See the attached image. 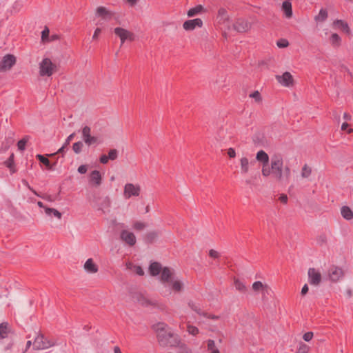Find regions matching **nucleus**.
Instances as JSON below:
<instances>
[{
    "mask_svg": "<svg viewBox=\"0 0 353 353\" xmlns=\"http://www.w3.org/2000/svg\"><path fill=\"white\" fill-rule=\"evenodd\" d=\"M308 292V286L307 284H305L301 290V294L303 296L305 295Z\"/></svg>",
    "mask_w": 353,
    "mask_h": 353,
    "instance_id": "nucleus-63",
    "label": "nucleus"
},
{
    "mask_svg": "<svg viewBox=\"0 0 353 353\" xmlns=\"http://www.w3.org/2000/svg\"><path fill=\"white\" fill-rule=\"evenodd\" d=\"M103 203H104V205H103L104 208H110V207L111 201H110V198L105 197L103 200Z\"/></svg>",
    "mask_w": 353,
    "mask_h": 353,
    "instance_id": "nucleus-62",
    "label": "nucleus"
},
{
    "mask_svg": "<svg viewBox=\"0 0 353 353\" xmlns=\"http://www.w3.org/2000/svg\"><path fill=\"white\" fill-rule=\"evenodd\" d=\"M45 212L48 216L53 214L58 219H61L62 216L61 213L54 208H45Z\"/></svg>",
    "mask_w": 353,
    "mask_h": 353,
    "instance_id": "nucleus-32",
    "label": "nucleus"
},
{
    "mask_svg": "<svg viewBox=\"0 0 353 353\" xmlns=\"http://www.w3.org/2000/svg\"><path fill=\"white\" fill-rule=\"evenodd\" d=\"M268 289V285L266 284H263L261 281H255L252 284V290L254 292H259L262 290H267Z\"/></svg>",
    "mask_w": 353,
    "mask_h": 353,
    "instance_id": "nucleus-30",
    "label": "nucleus"
},
{
    "mask_svg": "<svg viewBox=\"0 0 353 353\" xmlns=\"http://www.w3.org/2000/svg\"><path fill=\"white\" fill-rule=\"evenodd\" d=\"M168 327L164 323H159L154 325L159 343L163 347L174 346L179 342L178 336L168 330Z\"/></svg>",
    "mask_w": 353,
    "mask_h": 353,
    "instance_id": "nucleus-2",
    "label": "nucleus"
},
{
    "mask_svg": "<svg viewBox=\"0 0 353 353\" xmlns=\"http://www.w3.org/2000/svg\"><path fill=\"white\" fill-rule=\"evenodd\" d=\"M312 174V168L307 164H305L301 169V176L303 178H308Z\"/></svg>",
    "mask_w": 353,
    "mask_h": 353,
    "instance_id": "nucleus-36",
    "label": "nucleus"
},
{
    "mask_svg": "<svg viewBox=\"0 0 353 353\" xmlns=\"http://www.w3.org/2000/svg\"><path fill=\"white\" fill-rule=\"evenodd\" d=\"M277 81L285 87H290L294 84V79L289 72H285L282 75H276Z\"/></svg>",
    "mask_w": 353,
    "mask_h": 353,
    "instance_id": "nucleus-12",
    "label": "nucleus"
},
{
    "mask_svg": "<svg viewBox=\"0 0 353 353\" xmlns=\"http://www.w3.org/2000/svg\"><path fill=\"white\" fill-rule=\"evenodd\" d=\"M234 284L236 290L240 292L241 293H245L247 292V287L241 281L235 279Z\"/></svg>",
    "mask_w": 353,
    "mask_h": 353,
    "instance_id": "nucleus-29",
    "label": "nucleus"
},
{
    "mask_svg": "<svg viewBox=\"0 0 353 353\" xmlns=\"http://www.w3.org/2000/svg\"><path fill=\"white\" fill-rule=\"evenodd\" d=\"M342 216L346 220H350L353 218V212L347 206H343L341 210Z\"/></svg>",
    "mask_w": 353,
    "mask_h": 353,
    "instance_id": "nucleus-27",
    "label": "nucleus"
},
{
    "mask_svg": "<svg viewBox=\"0 0 353 353\" xmlns=\"http://www.w3.org/2000/svg\"><path fill=\"white\" fill-rule=\"evenodd\" d=\"M252 24L245 18H238L233 23V28L240 33L247 32L251 30Z\"/></svg>",
    "mask_w": 353,
    "mask_h": 353,
    "instance_id": "nucleus-5",
    "label": "nucleus"
},
{
    "mask_svg": "<svg viewBox=\"0 0 353 353\" xmlns=\"http://www.w3.org/2000/svg\"><path fill=\"white\" fill-rule=\"evenodd\" d=\"M310 347L307 345L301 343L296 353H308Z\"/></svg>",
    "mask_w": 353,
    "mask_h": 353,
    "instance_id": "nucleus-45",
    "label": "nucleus"
},
{
    "mask_svg": "<svg viewBox=\"0 0 353 353\" xmlns=\"http://www.w3.org/2000/svg\"><path fill=\"white\" fill-rule=\"evenodd\" d=\"M55 65L49 58H44L39 63V74L41 77H50L55 70Z\"/></svg>",
    "mask_w": 353,
    "mask_h": 353,
    "instance_id": "nucleus-4",
    "label": "nucleus"
},
{
    "mask_svg": "<svg viewBox=\"0 0 353 353\" xmlns=\"http://www.w3.org/2000/svg\"><path fill=\"white\" fill-rule=\"evenodd\" d=\"M216 20L219 24L230 29V18L225 8H221L219 9Z\"/></svg>",
    "mask_w": 353,
    "mask_h": 353,
    "instance_id": "nucleus-11",
    "label": "nucleus"
},
{
    "mask_svg": "<svg viewBox=\"0 0 353 353\" xmlns=\"http://www.w3.org/2000/svg\"><path fill=\"white\" fill-rule=\"evenodd\" d=\"M269 172L267 174H262L268 177L271 174L274 179L281 184H286L289 182L291 176V170L288 166L283 168V159L279 154L272 156L270 166L267 167Z\"/></svg>",
    "mask_w": 353,
    "mask_h": 353,
    "instance_id": "nucleus-1",
    "label": "nucleus"
},
{
    "mask_svg": "<svg viewBox=\"0 0 353 353\" xmlns=\"http://www.w3.org/2000/svg\"><path fill=\"white\" fill-rule=\"evenodd\" d=\"M249 97L250 98H252L254 99V101L257 103H260L262 101V98L261 96V94L258 90L254 91V92L251 93Z\"/></svg>",
    "mask_w": 353,
    "mask_h": 353,
    "instance_id": "nucleus-42",
    "label": "nucleus"
},
{
    "mask_svg": "<svg viewBox=\"0 0 353 353\" xmlns=\"http://www.w3.org/2000/svg\"><path fill=\"white\" fill-rule=\"evenodd\" d=\"M145 227L146 224L141 221H135L133 224V228L138 231L143 230Z\"/></svg>",
    "mask_w": 353,
    "mask_h": 353,
    "instance_id": "nucleus-44",
    "label": "nucleus"
},
{
    "mask_svg": "<svg viewBox=\"0 0 353 353\" xmlns=\"http://www.w3.org/2000/svg\"><path fill=\"white\" fill-rule=\"evenodd\" d=\"M90 132H91V129L89 126L86 125L84 128H83L82 137H83V139L84 141H85L86 139L89 138V137L91 136Z\"/></svg>",
    "mask_w": 353,
    "mask_h": 353,
    "instance_id": "nucleus-40",
    "label": "nucleus"
},
{
    "mask_svg": "<svg viewBox=\"0 0 353 353\" xmlns=\"http://www.w3.org/2000/svg\"><path fill=\"white\" fill-rule=\"evenodd\" d=\"M206 318L213 319V320H218L219 319V316L214 315V314H209L207 313V316H204Z\"/></svg>",
    "mask_w": 353,
    "mask_h": 353,
    "instance_id": "nucleus-64",
    "label": "nucleus"
},
{
    "mask_svg": "<svg viewBox=\"0 0 353 353\" xmlns=\"http://www.w3.org/2000/svg\"><path fill=\"white\" fill-rule=\"evenodd\" d=\"M121 239L128 244L129 246H133L136 243L135 235L132 232L126 230H123L120 234Z\"/></svg>",
    "mask_w": 353,
    "mask_h": 353,
    "instance_id": "nucleus-13",
    "label": "nucleus"
},
{
    "mask_svg": "<svg viewBox=\"0 0 353 353\" xmlns=\"http://www.w3.org/2000/svg\"><path fill=\"white\" fill-rule=\"evenodd\" d=\"M344 276V271L341 268L332 265L328 270V277L332 282H337Z\"/></svg>",
    "mask_w": 353,
    "mask_h": 353,
    "instance_id": "nucleus-9",
    "label": "nucleus"
},
{
    "mask_svg": "<svg viewBox=\"0 0 353 353\" xmlns=\"http://www.w3.org/2000/svg\"><path fill=\"white\" fill-rule=\"evenodd\" d=\"M84 269L87 272L91 274L97 273L99 270L97 265L94 263L93 259L91 258L88 259L85 261L84 264Z\"/></svg>",
    "mask_w": 353,
    "mask_h": 353,
    "instance_id": "nucleus-19",
    "label": "nucleus"
},
{
    "mask_svg": "<svg viewBox=\"0 0 353 353\" xmlns=\"http://www.w3.org/2000/svg\"><path fill=\"white\" fill-rule=\"evenodd\" d=\"M253 163L254 161L250 163L247 157H242L240 159L241 173L247 174L249 171V165L252 164Z\"/></svg>",
    "mask_w": 353,
    "mask_h": 353,
    "instance_id": "nucleus-25",
    "label": "nucleus"
},
{
    "mask_svg": "<svg viewBox=\"0 0 353 353\" xmlns=\"http://www.w3.org/2000/svg\"><path fill=\"white\" fill-rule=\"evenodd\" d=\"M87 145H90L92 144L98 143V139L96 137L90 136L89 138L86 139L84 141Z\"/></svg>",
    "mask_w": 353,
    "mask_h": 353,
    "instance_id": "nucleus-48",
    "label": "nucleus"
},
{
    "mask_svg": "<svg viewBox=\"0 0 353 353\" xmlns=\"http://www.w3.org/2000/svg\"><path fill=\"white\" fill-rule=\"evenodd\" d=\"M89 183L94 187H99L102 183V176L99 171L93 170L89 177Z\"/></svg>",
    "mask_w": 353,
    "mask_h": 353,
    "instance_id": "nucleus-16",
    "label": "nucleus"
},
{
    "mask_svg": "<svg viewBox=\"0 0 353 353\" xmlns=\"http://www.w3.org/2000/svg\"><path fill=\"white\" fill-rule=\"evenodd\" d=\"M256 159L262 163V174H267L269 171L267 170L270 158L268 154L263 150H260L256 153Z\"/></svg>",
    "mask_w": 353,
    "mask_h": 353,
    "instance_id": "nucleus-10",
    "label": "nucleus"
},
{
    "mask_svg": "<svg viewBox=\"0 0 353 353\" xmlns=\"http://www.w3.org/2000/svg\"><path fill=\"white\" fill-rule=\"evenodd\" d=\"M158 237V232L156 231H151L144 235L143 240L146 243H152L156 241Z\"/></svg>",
    "mask_w": 353,
    "mask_h": 353,
    "instance_id": "nucleus-24",
    "label": "nucleus"
},
{
    "mask_svg": "<svg viewBox=\"0 0 353 353\" xmlns=\"http://www.w3.org/2000/svg\"><path fill=\"white\" fill-rule=\"evenodd\" d=\"M49 29L47 27L41 32V40L43 42L49 41Z\"/></svg>",
    "mask_w": 353,
    "mask_h": 353,
    "instance_id": "nucleus-43",
    "label": "nucleus"
},
{
    "mask_svg": "<svg viewBox=\"0 0 353 353\" xmlns=\"http://www.w3.org/2000/svg\"><path fill=\"white\" fill-rule=\"evenodd\" d=\"M141 193V187L139 184L126 183L124 186L123 196L125 199L132 196H138Z\"/></svg>",
    "mask_w": 353,
    "mask_h": 353,
    "instance_id": "nucleus-7",
    "label": "nucleus"
},
{
    "mask_svg": "<svg viewBox=\"0 0 353 353\" xmlns=\"http://www.w3.org/2000/svg\"><path fill=\"white\" fill-rule=\"evenodd\" d=\"M114 32L117 37L120 38L121 46L127 40L130 41H132L134 40V34L132 32H130L128 30L124 29L123 28H115L114 30Z\"/></svg>",
    "mask_w": 353,
    "mask_h": 353,
    "instance_id": "nucleus-8",
    "label": "nucleus"
},
{
    "mask_svg": "<svg viewBox=\"0 0 353 353\" xmlns=\"http://www.w3.org/2000/svg\"><path fill=\"white\" fill-rule=\"evenodd\" d=\"M74 136H75V133L74 132L72 133L71 134H70L67 137V139H66V140H65V141L64 143V145L68 146L70 144V141L72 140V139L74 137Z\"/></svg>",
    "mask_w": 353,
    "mask_h": 353,
    "instance_id": "nucleus-57",
    "label": "nucleus"
},
{
    "mask_svg": "<svg viewBox=\"0 0 353 353\" xmlns=\"http://www.w3.org/2000/svg\"><path fill=\"white\" fill-rule=\"evenodd\" d=\"M83 146V143L81 141H78L73 144L72 150L74 152V153L79 154L82 150Z\"/></svg>",
    "mask_w": 353,
    "mask_h": 353,
    "instance_id": "nucleus-38",
    "label": "nucleus"
},
{
    "mask_svg": "<svg viewBox=\"0 0 353 353\" xmlns=\"http://www.w3.org/2000/svg\"><path fill=\"white\" fill-rule=\"evenodd\" d=\"M101 32V29L100 28H97L95 29L94 34L92 36L93 39H97L99 34Z\"/></svg>",
    "mask_w": 353,
    "mask_h": 353,
    "instance_id": "nucleus-60",
    "label": "nucleus"
},
{
    "mask_svg": "<svg viewBox=\"0 0 353 353\" xmlns=\"http://www.w3.org/2000/svg\"><path fill=\"white\" fill-rule=\"evenodd\" d=\"M55 345V342L48 340L45 336L39 332L36 336L33 343V349L36 350H43Z\"/></svg>",
    "mask_w": 353,
    "mask_h": 353,
    "instance_id": "nucleus-3",
    "label": "nucleus"
},
{
    "mask_svg": "<svg viewBox=\"0 0 353 353\" xmlns=\"http://www.w3.org/2000/svg\"><path fill=\"white\" fill-rule=\"evenodd\" d=\"M4 164L7 168L10 169V173L14 174L16 172V168L14 161V154L12 153L9 158L4 162Z\"/></svg>",
    "mask_w": 353,
    "mask_h": 353,
    "instance_id": "nucleus-26",
    "label": "nucleus"
},
{
    "mask_svg": "<svg viewBox=\"0 0 353 353\" xmlns=\"http://www.w3.org/2000/svg\"><path fill=\"white\" fill-rule=\"evenodd\" d=\"M87 170H88L87 165H81L78 168V172L80 174H85V173H86Z\"/></svg>",
    "mask_w": 353,
    "mask_h": 353,
    "instance_id": "nucleus-54",
    "label": "nucleus"
},
{
    "mask_svg": "<svg viewBox=\"0 0 353 353\" xmlns=\"http://www.w3.org/2000/svg\"><path fill=\"white\" fill-rule=\"evenodd\" d=\"M161 265L158 262H153L150 265L149 271L152 276H157L162 271Z\"/></svg>",
    "mask_w": 353,
    "mask_h": 353,
    "instance_id": "nucleus-21",
    "label": "nucleus"
},
{
    "mask_svg": "<svg viewBox=\"0 0 353 353\" xmlns=\"http://www.w3.org/2000/svg\"><path fill=\"white\" fill-rule=\"evenodd\" d=\"M327 12L325 9L321 8L317 16L315 17L316 21H324L327 18Z\"/></svg>",
    "mask_w": 353,
    "mask_h": 353,
    "instance_id": "nucleus-35",
    "label": "nucleus"
},
{
    "mask_svg": "<svg viewBox=\"0 0 353 353\" xmlns=\"http://www.w3.org/2000/svg\"><path fill=\"white\" fill-rule=\"evenodd\" d=\"M317 242L319 245H323L327 243V236L325 234H321L318 236Z\"/></svg>",
    "mask_w": 353,
    "mask_h": 353,
    "instance_id": "nucleus-49",
    "label": "nucleus"
},
{
    "mask_svg": "<svg viewBox=\"0 0 353 353\" xmlns=\"http://www.w3.org/2000/svg\"><path fill=\"white\" fill-rule=\"evenodd\" d=\"M141 304H142L143 305H146V306H147V305H155L157 303H156V302H154V301L153 302V301H150V300L145 299H144L143 300V301H142Z\"/></svg>",
    "mask_w": 353,
    "mask_h": 353,
    "instance_id": "nucleus-58",
    "label": "nucleus"
},
{
    "mask_svg": "<svg viewBox=\"0 0 353 353\" xmlns=\"http://www.w3.org/2000/svg\"><path fill=\"white\" fill-rule=\"evenodd\" d=\"M204 8L201 5H197L196 6L190 8L188 11V16L189 17H194L200 13H201L203 11Z\"/></svg>",
    "mask_w": 353,
    "mask_h": 353,
    "instance_id": "nucleus-28",
    "label": "nucleus"
},
{
    "mask_svg": "<svg viewBox=\"0 0 353 353\" xmlns=\"http://www.w3.org/2000/svg\"><path fill=\"white\" fill-rule=\"evenodd\" d=\"M209 256L213 259H218L220 257V254L217 251H216L213 249H211L209 251Z\"/></svg>",
    "mask_w": 353,
    "mask_h": 353,
    "instance_id": "nucleus-52",
    "label": "nucleus"
},
{
    "mask_svg": "<svg viewBox=\"0 0 353 353\" xmlns=\"http://www.w3.org/2000/svg\"><path fill=\"white\" fill-rule=\"evenodd\" d=\"M108 157L105 154L101 155L99 159L100 162L103 164H106L108 162Z\"/></svg>",
    "mask_w": 353,
    "mask_h": 353,
    "instance_id": "nucleus-59",
    "label": "nucleus"
},
{
    "mask_svg": "<svg viewBox=\"0 0 353 353\" xmlns=\"http://www.w3.org/2000/svg\"><path fill=\"white\" fill-rule=\"evenodd\" d=\"M118 154L119 152L117 149H111L108 152V159L112 161L116 160L118 158Z\"/></svg>",
    "mask_w": 353,
    "mask_h": 353,
    "instance_id": "nucleus-39",
    "label": "nucleus"
},
{
    "mask_svg": "<svg viewBox=\"0 0 353 353\" xmlns=\"http://www.w3.org/2000/svg\"><path fill=\"white\" fill-rule=\"evenodd\" d=\"M208 343V350L210 352H213L214 350H219L216 345H215V342L214 340L212 339H209L207 341Z\"/></svg>",
    "mask_w": 353,
    "mask_h": 353,
    "instance_id": "nucleus-46",
    "label": "nucleus"
},
{
    "mask_svg": "<svg viewBox=\"0 0 353 353\" xmlns=\"http://www.w3.org/2000/svg\"><path fill=\"white\" fill-rule=\"evenodd\" d=\"M187 331L190 334H192L193 336H196V334H199V329L196 327L190 324L187 325Z\"/></svg>",
    "mask_w": 353,
    "mask_h": 353,
    "instance_id": "nucleus-41",
    "label": "nucleus"
},
{
    "mask_svg": "<svg viewBox=\"0 0 353 353\" xmlns=\"http://www.w3.org/2000/svg\"><path fill=\"white\" fill-rule=\"evenodd\" d=\"M36 158L40 161L42 163H43L48 169H52L50 161L46 157L41 154H37Z\"/></svg>",
    "mask_w": 353,
    "mask_h": 353,
    "instance_id": "nucleus-37",
    "label": "nucleus"
},
{
    "mask_svg": "<svg viewBox=\"0 0 353 353\" xmlns=\"http://www.w3.org/2000/svg\"><path fill=\"white\" fill-rule=\"evenodd\" d=\"M134 272H136L137 274H138L139 276H143L144 274V271L141 266L136 265V266H134Z\"/></svg>",
    "mask_w": 353,
    "mask_h": 353,
    "instance_id": "nucleus-53",
    "label": "nucleus"
},
{
    "mask_svg": "<svg viewBox=\"0 0 353 353\" xmlns=\"http://www.w3.org/2000/svg\"><path fill=\"white\" fill-rule=\"evenodd\" d=\"M309 282L311 285H318L321 281V274L315 268L308 270Z\"/></svg>",
    "mask_w": 353,
    "mask_h": 353,
    "instance_id": "nucleus-15",
    "label": "nucleus"
},
{
    "mask_svg": "<svg viewBox=\"0 0 353 353\" xmlns=\"http://www.w3.org/2000/svg\"><path fill=\"white\" fill-rule=\"evenodd\" d=\"M314 334H313V332H307L306 333H305L303 336V339L304 341H310L312 340V337H313Z\"/></svg>",
    "mask_w": 353,
    "mask_h": 353,
    "instance_id": "nucleus-51",
    "label": "nucleus"
},
{
    "mask_svg": "<svg viewBox=\"0 0 353 353\" xmlns=\"http://www.w3.org/2000/svg\"><path fill=\"white\" fill-rule=\"evenodd\" d=\"M170 283L172 289L174 291H175L176 292H179L183 290V284L182 283L181 281H180L179 280H175V281H171Z\"/></svg>",
    "mask_w": 353,
    "mask_h": 353,
    "instance_id": "nucleus-31",
    "label": "nucleus"
},
{
    "mask_svg": "<svg viewBox=\"0 0 353 353\" xmlns=\"http://www.w3.org/2000/svg\"><path fill=\"white\" fill-rule=\"evenodd\" d=\"M333 26L337 28H340L343 30L346 33L349 34L350 32V29L348 26V24L343 21V20L337 19L334 21Z\"/></svg>",
    "mask_w": 353,
    "mask_h": 353,
    "instance_id": "nucleus-22",
    "label": "nucleus"
},
{
    "mask_svg": "<svg viewBox=\"0 0 353 353\" xmlns=\"http://www.w3.org/2000/svg\"><path fill=\"white\" fill-rule=\"evenodd\" d=\"M203 26V21L201 19L196 18L185 21L183 24V28L186 31H191L196 28H201Z\"/></svg>",
    "mask_w": 353,
    "mask_h": 353,
    "instance_id": "nucleus-14",
    "label": "nucleus"
},
{
    "mask_svg": "<svg viewBox=\"0 0 353 353\" xmlns=\"http://www.w3.org/2000/svg\"><path fill=\"white\" fill-rule=\"evenodd\" d=\"M26 143H27V140H26L25 139H22L20 141H19L17 143V146H18L19 150H20L21 151L24 150L26 148Z\"/></svg>",
    "mask_w": 353,
    "mask_h": 353,
    "instance_id": "nucleus-50",
    "label": "nucleus"
},
{
    "mask_svg": "<svg viewBox=\"0 0 353 353\" xmlns=\"http://www.w3.org/2000/svg\"><path fill=\"white\" fill-rule=\"evenodd\" d=\"M282 10L284 12L287 18H291L292 16V3L290 1H285L282 4Z\"/></svg>",
    "mask_w": 353,
    "mask_h": 353,
    "instance_id": "nucleus-23",
    "label": "nucleus"
},
{
    "mask_svg": "<svg viewBox=\"0 0 353 353\" xmlns=\"http://www.w3.org/2000/svg\"><path fill=\"white\" fill-rule=\"evenodd\" d=\"M17 59L13 54H8L0 61V72L10 70L16 63Z\"/></svg>",
    "mask_w": 353,
    "mask_h": 353,
    "instance_id": "nucleus-6",
    "label": "nucleus"
},
{
    "mask_svg": "<svg viewBox=\"0 0 353 353\" xmlns=\"http://www.w3.org/2000/svg\"><path fill=\"white\" fill-rule=\"evenodd\" d=\"M174 274L173 270L170 268L165 267L162 269L161 274V281L163 283H170L171 281V279Z\"/></svg>",
    "mask_w": 353,
    "mask_h": 353,
    "instance_id": "nucleus-18",
    "label": "nucleus"
},
{
    "mask_svg": "<svg viewBox=\"0 0 353 353\" xmlns=\"http://www.w3.org/2000/svg\"><path fill=\"white\" fill-rule=\"evenodd\" d=\"M11 332V328L7 322L0 323V339H6Z\"/></svg>",
    "mask_w": 353,
    "mask_h": 353,
    "instance_id": "nucleus-20",
    "label": "nucleus"
},
{
    "mask_svg": "<svg viewBox=\"0 0 353 353\" xmlns=\"http://www.w3.org/2000/svg\"><path fill=\"white\" fill-rule=\"evenodd\" d=\"M96 15L101 17L103 19L110 20L113 17L114 13L108 10L105 7L99 6L96 9Z\"/></svg>",
    "mask_w": 353,
    "mask_h": 353,
    "instance_id": "nucleus-17",
    "label": "nucleus"
},
{
    "mask_svg": "<svg viewBox=\"0 0 353 353\" xmlns=\"http://www.w3.org/2000/svg\"><path fill=\"white\" fill-rule=\"evenodd\" d=\"M228 154L230 157V158H234L236 157V152L234 148H230L228 150Z\"/></svg>",
    "mask_w": 353,
    "mask_h": 353,
    "instance_id": "nucleus-56",
    "label": "nucleus"
},
{
    "mask_svg": "<svg viewBox=\"0 0 353 353\" xmlns=\"http://www.w3.org/2000/svg\"><path fill=\"white\" fill-rule=\"evenodd\" d=\"M330 40L333 46L339 47L341 46V39L338 34H332Z\"/></svg>",
    "mask_w": 353,
    "mask_h": 353,
    "instance_id": "nucleus-33",
    "label": "nucleus"
},
{
    "mask_svg": "<svg viewBox=\"0 0 353 353\" xmlns=\"http://www.w3.org/2000/svg\"><path fill=\"white\" fill-rule=\"evenodd\" d=\"M279 199L283 203H287L288 202V196L284 194H281Z\"/></svg>",
    "mask_w": 353,
    "mask_h": 353,
    "instance_id": "nucleus-61",
    "label": "nucleus"
},
{
    "mask_svg": "<svg viewBox=\"0 0 353 353\" xmlns=\"http://www.w3.org/2000/svg\"><path fill=\"white\" fill-rule=\"evenodd\" d=\"M22 183H23V185H25L26 187H28V188L29 190H31V191H32V192L35 195H37V196H39V195L37 193V192H36L34 190H33V189L30 186V185H29L28 182L26 180L23 179V180H22Z\"/></svg>",
    "mask_w": 353,
    "mask_h": 353,
    "instance_id": "nucleus-55",
    "label": "nucleus"
},
{
    "mask_svg": "<svg viewBox=\"0 0 353 353\" xmlns=\"http://www.w3.org/2000/svg\"><path fill=\"white\" fill-rule=\"evenodd\" d=\"M276 45L279 48H286L289 46V42L287 39H281L277 41Z\"/></svg>",
    "mask_w": 353,
    "mask_h": 353,
    "instance_id": "nucleus-47",
    "label": "nucleus"
},
{
    "mask_svg": "<svg viewBox=\"0 0 353 353\" xmlns=\"http://www.w3.org/2000/svg\"><path fill=\"white\" fill-rule=\"evenodd\" d=\"M188 306L194 312H196L198 314L201 316H207V313L202 312L201 308L196 305L193 301L188 302Z\"/></svg>",
    "mask_w": 353,
    "mask_h": 353,
    "instance_id": "nucleus-34",
    "label": "nucleus"
}]
</instances>
